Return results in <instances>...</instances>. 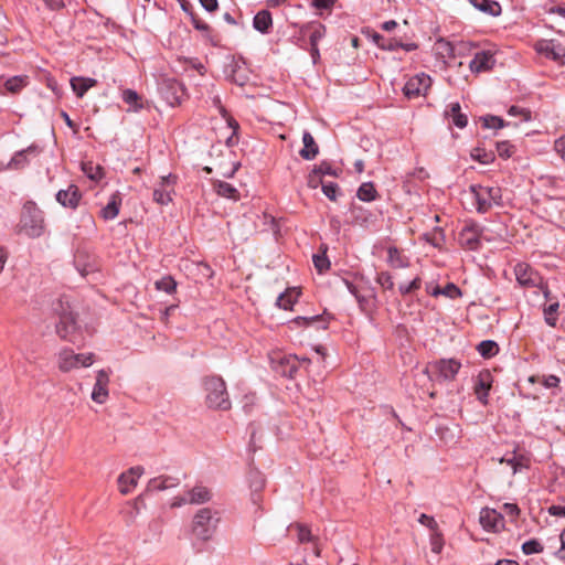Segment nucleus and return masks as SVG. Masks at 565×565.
<instances>
[{"mask_svg":"<svg viewBox=\"0 0 565 565\" xmlns=\"http://www.w3.org/2000/svg\"><path fill=\"white\" fill-rule=\"evenodd\" d=\"M271 363L276 373L288 379H294L300 367H307L310 364V359L306 356L299 359L297 355L285 354L271 359Z\"/></svg>","mask_w":565,"mask_h":565,"instance_id":"7","label":"nucleus"},{"mask_svg":"<svg viewBox=\"0 0 565 565\" xmlns=\"http://www.w3.org/2000/svg\"><path fill=\"white\" fill-rule=\"evenodd\" d=\"M497 151L500 158L509 159L514 151V146H512L508 140L499 141L497 142Z\"/></svg>","mask_w":565,"mask_h":565,"instance_id":"53","label":"nucleus"},{"mask_svg":"<svg viewBox=\"0 0 565 565\" xmlns=\"http://www.w3.org/2000/svg\"><path fill=\"white\" fill-rule=\"evenodd\" d=\"M181 480L177 477L160 476L152 478L147 486L148 492L163 491L167 489L175 488L180 484Z\"/></svg>","mask_w":565,"mask_h":565,"instance_id":"22","label":"nucleus"},{"mask_svg":"<svg viewBox=\"0 0 565 565\" xmlns=\"http://www.w3.org/2000/svg\"><path fill=\"white\" fill-rule=\"evenodd\" d=\"M418 522L425 526H427L428 529L430 530H436L438 524L437 522L435 521V519L430 515H427L425 513H422L419 515V519H418Z\"/></svg>","mask_w":565,"mask_h":565,"instance_id":"64","label":"nucleus"},{"mask_svg":"<svg viewBox=\"0 0 565 565\" xmlns=\"http://www.w3.org/2000/svg\"><path fill=\"white\" fill-rule=\"evenodd\" d=\"M501 462H505L507 465H509L511 468H512V472L513 475L522 471L523 469H526L529 468V459L524 456H513L511 458H502L501 459Z\"/></svg>","mask_w":565,"mask_h":565,"instance_id":"37","label":"nucleus"},{"mask_svg":"<svg viewBox=\"0 0 565 565\" xmlns=\"http://www.w3.org/2000/svg\"><path fill=\"white\" fill-rule=\"evenodd\" d=\"M331 319V316L329 313H322V315H316L311 317H302L298 316L296 317L291 322L299 327H308L313 323L318 324L319 329L326 330L328 328V323Z\"/></svg>","mask_w":565,"mask_h":565,"instance_id":"26","label":"nucleus"},{"mask_svg":"<svg viewBox=\"0 0 565 565\" xmlns=\"http://www.w3.org/2000/svg\"><path fill=\"white\" fill-rule=\"evenodd\" d=\"M118 484L120 492L122 494H128L137 486V480L135 476H131L128 472H122L118 477Z\"/></svg>","mask_w":565,"mask_h":565,"instance_id":"40","label":"nucleus"},{"mask_svg":"<svg viewBox=\"0 0 565 565\" xmlns=\"http://www.w3.org/2000/svg\"><path fill=\"white\" fill-rule=\"evenodd\" d=\"M461 295L462 292L460 288L454 282H448L445 287H443V296L447 298L456 299L461 297Z\"/></svg>","mask_w":565,"mask_h":565,"instance_id":"57","label":"nucleus"},{"mask_svg":"<svg viewBox=\"0 0 565 565\" xmlns=\"http://www.w3.org/2000/svg\"><path fill=\"white\" fill-rule=\"evenodd\" d=\"M387 263L394 268H404L408 266V262L401 255L395 246L387 248Z\"/></svg>","mask_w":565,"mask_h":565,"instance_id":"36","label":"nucleus"},{"mask_svg":"<svg viewBox=\"0 0 565 565\" xmlns=\"http://www.w3.org/2000/svg\"><path fill=\"white\" fill-rule=\"evenodd\" d=\"M495 58L491 51L483 50L477 52L469 63V68L472 73H482L492 70Z\"/></svg>","mask_w":565,"mask_h":565,"instance_id":"18","label":"nucleus"},{"mask_svg":"<svg viewBox=\"0 0 565 565\" xmlns=\"http://www.w3.org/2000/svg\"><path fill=\"white\" fill-rule=\"evenodd\" d=\"M469 2L473 8L490 17H499L502 12L500 3L494 0H469Z\"/></svg>","mask_w":565,"mask_h":565,"instance_id":"28","label":"nucleus"},{"mask_svg":"<svg viewBox=\"0 0 565 565\" xmlns=\"http://www.w3.org/2000/svg\"><path fill=\"white\" fill-rule=\"evenodd\" d=\"M177 181L178 175L173 173L162 175L153 189V201L160 205H168L172 202V194H174Z\"/></svg>","mask_w":565,"mask_h":565,"instance_id":"11","label":"nucleus"},{"mask_svg":"<svg viewBox=\"0 0 565 565\" xmlns=\"http://www.w3.org/2000/svg\"><path fill=\"white\" fill-rule=\"evenodd\" d=\"M322 183H324L322 180V175L317 171L316 168H313L311 172L308 174L307 185L310 189H317L319 185L322 186Z\"/></svg>","mask_w":565,"mask_h":565,"instance_id":"56","label":"nucleus"},{"mask_svg":"<svg viewBox=\"0 0 565 565\" xmlns=\"http://www.w3.org/2000/svg\"><path fill=\"white\" fill-rule=\"evenodd\" d=\"M42 148L36 143H32L25 149L14 152L6 167L0 168V171L24 169L26 166H29L31 158L40 156Z\"/></svg>","mask_w":565,"mask_h":565,"instance_id":"12","label":"nucleus"},{"mask_svg":"<svg viewBox=\"0 0 565 565\" xmlns=\"http://www.w3.org/2000/svg\"><path fill=\"white\" fill-rule=\"evenodd\" d=\"M249 487L254 492L260 491L265 486L263 475L257 470H252L248 475Z\"/></svg>","mask_w":565,"mask_h":565,"instance_id":"47","label":"nucleus"},{"mask_svg":"<svg viewBox=\"0 0 565 565\" xmlns=\"http://www.w3.org/2000/svg\"><path fill=\"white\" fill-rule=\"evenodd\" d=\"M522 552L525 555L539 554L543 552V545L540 541L532 539L522 544Z\"/></svg>","mask_w":565,"mask_h":565,"instance_id":"49","label":"nucleus"},{"mask_svg":"<svg viewBox=\"0 0 565 565\" xmlns=\"http://www.w3.org/2000/svg\"><path fill=\"white\" fill-rule=\"evenodd\" d=\"M539 51L555 62H561L565 57V47L554 41L546 42Z\"/></svg>","mask_w":565,"mask_h":565,"instance_id":"30","label":"nucleus"},{"mask_svg":"<svg viewBox=\"0 0 565 565\" xmlns=\"http://www.w3.org/2000/svg\"><path fill=\"white\" fill-rule=\"evenodd\" d=\"M322 192L330 201H337L340 193V188L335 182L322 183Z\"/></svg>","mask_w":565,"mask_h":565,"instance_id":"50","label":"nucleus"},{"mask_svg":"<svg viewBox=\"0 0 565 565\" xmlns=\"http://www.w3.org/2000/svg\"><path fill=\"white\" fill-rule=\"evenodd\" d=\"M183 63L189 67L198 71V73L202 76L206 73V67L196 57H184Z\"/></svg>","mask_w":565,"mask_h":565,"instance_id":"59","label":"nucleus"},{"mask_svg":"<svg viewBox=\"0 0 565 565\" xmlns=\"http://www.w3.org/2000/svg\"><path fill=\"white\" fill-rule=\"evenodd\" d=\"M469 190L472 195L476 210L480 214H484L490 211L494 204H500L502 199L501 189L498 186L471 184Z\"/></svg>","mask_w":565,"mask_h":565,"instance_id":"6","label":"nucleus"},{"mask_svg":"<svg viewBox=\"0 0 565 565\" xmlns=\"http://www.w3.org/2000/svg\"><path fill=\"white\" fill-rule=\"evenodd\" d=\"M375 280L384 289L392 290L394 288L393 277L388 271L379 273Z\"/></svg>","mask_w":565,"mask_h":565,"instance_id":"54","label":"nucleus"},{"mask_svg":"<svg viewBox=\"0 0 565 565\" xmlns=\"http://www.w3.org/2000/svg\"><path fill=\"white\" fill-rule=\"evenodd\" d=\"M422 286V280L419 277H416L415 279H413L412 281H409L408 284H401L398 286V290L402 295H407V294H411L417 289H419Z\"/></svg>","mask_w":565,"mask_h":565,"instance_id":"55","label":"nucleus"},{"mask_svg":"<svg viewBox=\"0 0 565 565\" xmlns=\"http://www.w3.org/2000/svg\"><path fill=\"white\" fill-rule=\"evenodd\" d=\"M445 117L451 120V124L457 128H465L468 125V117L461 113V107L458 102L451 103L445 109Z\"/></svg>","mask_w":565,"mask_h":565,"instance_id":"23","label":"nucleus"},{"mask_svg":"<svg viewBox=\"0 0 565 565\" xmlns=\"http://www.w3.org/2000/svg\"><path fill=\"white\" fill-rule=\"evenodd\" d=\"M185 93V86L177 78H162L159 83V94L171 107L180 105Z\"/></svg>","mask_w":565,"mask_h":565,"instance_id":"10","label":"nucleus"},{"mask_svg":"<svg viewBox=\"0 0 565 565\" xmlns=\"http://www.w3.org/2000/svg\"><path fill=\"white\" fill-rule=\"evenodd\" d=\"M492 386V376L490 372H481L475 384V392H490Z\"/></svg>","mask_w":565,"mask_h":565,"instance_id":"43","label":"nucleus"},{"mask_svg":"<svg viewBox=\"0 0 565 565\" xmlns=\"http://www.w3.org/2000/svg\"><path fill=\"white\" fill-rule=\"evenodd\" d=\"M458 243L469 250H478L481 247L479 226L475 223L465 225L458 234Z\"/></svg>","mask_w":565,"mask_h":565,"instance_id":"14","label":"nucleus"},{"mask_svg":"<svg viewBox=\"0 0 565 565\" xmlns=\"http://www.w3.org/2000/svg\"><path fill=\"white\" fill-rule=\"evenodd\" d=\"M460 369L461 363L457 359H439L428 363L424 373L430 381L444 383L454 381Z\"/></svg>","mask_w":565,"mask_h":565,"instance_id":"5","label":"nucleus"},{"mask_svg":"<svg viewBox=\"0 0 565 565\" xmlns=\"http://www.w3.org/2000/svg\"><path fill=\"white\" fill-rule=\"evenodd\" d=\"M303 147L299 151V154L305 160H313L319 154V146L316 142L313 136L305 130L302 134Z\"/></svg>","mask_w":565,"mask_h":565,"instance_id":"25","label":"nucleus"},{"mask_svg":"<svg viewBox=\"0 0 565 565\" xmlns=\"http://www.w3.org/2000/svg\"><path fill=\"white\" fill-rule=\"evenodd\" d=\"M436 44L445 52V55L449 58L456 57V51L459 50V54L463 53L467 50H470L472 47H476L477 44L472 42H463L460 41L457 44H454L452 42L446 40L445 38H439L436 42Z\"/></svg>","mask_w":565,"mask_h":565,"instance_id":"21","label":"nucleus"},{"mask_svg":"<svg viewBox=\"0 0 565 565\" xmlns=\"http://www.w3.org/2000/svg\"><path fill=\"white\" fill-rule=\"evenodd\" d=\"M58 313V322L56 323V333L65 341L79 345L83 341L82 333L76 323L70 306L65 308L62 300H58V308H54Z\"/></svg>","mask_w":565,"mask_h":565,"instance_id":"4","label":"nucleus"},{"mask_svg":"<svg viewBox=\"0 0 565 565\" xmlns=\"http://www.w3.org/2000/svg\"><path fill=\"white\" fill-rule=\"evenodd\" d=\"M295 302L296 299L286 292L280 294L276 299V305L285 310L291 309Z\"/></svg>","mask_w":565,"mask_h":565,"instance_id":"58","label":"nucleus"},{"mask_svg":"<svg viewBox=\"0 0 565 565\" xmlns=\"http://www.w3.org/2000/svg\"><path fill=\"white\" fill-rule=\"evenodd\" d=\"M297 529H298V540H299V542L306 543V542H312L313 541V536L311 534V531L306 525L298 524Z\"/></svg>","mask_w":565,"mask_h":565,"instance_id":"60","label":"nucleus"},{"mask_svg":"<svg viewBox=\"0 0 565 565\" xmlns=\"http://www.w3.org/2000/svg\"><path fill=\"white\" fill-rule=\"evenodd\" d=\"M205 392V404L209 408L227 411L231 408V399L226 383L220 375H209L202 380Z\"/></svg>","mask_w":565,"mask_h":565,"instance_id":"1","label":"nucleus"},{"mask_svg":"<svg viewBox=\"0 0 565 565\" xmlns=\"http://www.w3.org/2000/svg\"><path fill=\"white\" fill-rule=\"evenodd\" d=\"M190 17H191V21H192L194 29L203 32L204 35L210 40L211 44L214 46H217L218 41H216L210 34L212 31L211 26L207 23H205L204 21H202L201 19H199L193 12L190 13Z\"/></svg>","mask_w":565,"mask_h":565,"instance_id":"39","label":"nucleus"},{"mask_svg":"<svg viewBox=\"0 0 565 565\" xmlns=\"http://www.w3.org/2000/svg\"><path fill=\"white\" fill-rule=\"evenodd\" d=\"M221 515L217 510L211 508H201L193 515L192 533L203 542L210 541L217 530Z\"/></svg>","mask_w":565,"mask_h":565,"instance_id":"2","label":"nucleus"},{"mask_svg":"<svg viewBox=\"0 0 565 565\" xmlns=\"http://www.w3.org/2000/svg\"><path fill=\"white\" fill-rule=\"evenodd\" d=\"M121 98L127 105H129V110L139 111L143 108V105L140 103V96L134 89H124L121 93Z\"/></svg>","mask_w":565,"mask_h":565,"instance_id":"34","label":"nucleus"},{"mask_svg":"<svg viewBox=\"0 0 565 565\" xmlns=\"http://www.w3.org/2000/svg\"><path fill=\"white\" fill-rule=\"evenodd\" d=\"M427 241L434 246V247H440L443 243L445 242V235L440 227H436L433 234L431 238L427 237Z\"/></svg>","mask_w":565,"mask_h":565,"instance_id":"62","label":"nucleus"},{"mask_svg":"<svg viewBox=\"0 0 565 565\" xmlns=\"http://www.w3.org/2000/svg\"><path fill=\"white\" fill-rule=\"evenodd\" d=\"M480 119L482 121L483 128L501 129L507 125V122L499 116L487 115Z\"/></svg>","mask_w":565,"mask_h":565,"instance_id":"46","label":"nucleus"},{"mask_svg":"<svg viewBox=\"0 0 565 565\" xmlns=\"http://www.w3.org/2000/svg\"><path fill=\"white\" fill-rule=\"evenodd\" d=\"M120 205H121V198H120V195L118 193H114L110 196V200L107 203V205L102 209L100 216L105 221H110V220L116 218L117 215L119 214Z\"/></svg>","mask_w":565,"mask_h":565,"instance_id":"31","label":"nucleus"},{"mask_svg":"<svg viewBox=\"0 0 565 565\" xmlns=\"http://www.w3.org/2000/svg\"><path fill=\"white\" fill-rule=\"evenodd\" d=\"M188 501L191 504H204L210 502L213 498V493L211 489L204 487L203 484H196L192 489L186 491Z\"/></svg>","mask_w":565,"mask_h":565,"instance_id":"24","label":"nucleus"},{"mask_svg":"<svg viewBox=\"0 0 565 565\" xmlns=\"http://www.w3.org/2000/svg\"><path fill=\"white\" fill-rule=\"evenodd\" d=\"M20 224L21 231H23L29 237L38 238L44 234V212L34 201H26L23 204Z\"/></svg>","mask_w":565,"mask_h":565,"instance_id":"3","label":"nucleus"},{"mask_svg":"<svg viewBox=\"0 0 565 565\" xmlns=\"http://www.w3.org/2000/svg\"><path fill=\"white\" fill-rule=\"evenodd\" d=\"M94 356V353H74L71 349H63L58 353V367L62 372L87 367L93 364Z\"/></svg>","mask_w":565,"mask_h":565,"instance_id":"9","label":"nucleus"},{"mask_svg":"<svg viewBox=\"0 0 565 565\" xmlns=\"http://www.w3.org/2000/svg\"><path fill=\"white\" fill-rule=\"evenodd\" d=\"M83 171L90 180L97 181L100 180L104 175L103 168L99 166L94 167L92 163L84 164Z\"/></svg>","mask_w":565,"mask_h":565,"instance_id":"51","label":"nucleus"},{"mask_svg":"<svg viewBox=\"0 0 565 565\" xmlns=\"http://www.w3.org/2000/svg\"><path fill=\"white\" fill-rule=\"evenodd\" d=\"M477 351L482 358L490 359L498 354L499 345L493 340H483L477 345Z\"/></svg>","mask_w":565,"mask_h":565,"instance_id":"35","label":"nucleus"},{"mask_svg":"<svg viewBox=\"0 0 565 565\" xmlns=\"http://www.w3.org/2000/svg\"><path fill=\"white\" fill-rule=\"evenodd\" d=\"M342 280L349 292L354 296V298L360 305H362L365 301V298L359 292L356 286L345 278H343Z\"/></svg>","mask_w":565,"mask_h":565,"instance_id":"61","label":"nucleus"},{"mask_svg":"<svg viewBox=\"0 0 565 565\" xmlns=\"http://www.w3.org/2000/svg\"><path fill=\"white\" fill-rule=\"evenodd\" d=\"M375 42L376 44L386 51H396L402 46V42L395 39H384L382 35L376 34L375 35Z\"/></svg>","mask_w":565,"mask_h":565,"instance_id":"44","label":"nucleus"},{"mask_svg":"<svg viewBox=\"0 0 565 565\" xmlns=\"http://www.w3.org/2000/svg\"><path fill=\"white\" fill-rule=\"evenodd\" d=\"M212 185L217 195L234 201L239 200V193L234 185L221 180H213Z\"/></svg>","mask_w":565,"mask_h":565,"instance_id":"29","label":"nucleus"},{"mask_svg":"<svg viewBox=\"0 0 565 565\" xmlns=\"http://www.w3.org/2000/svg\"><path fill=\"white\" fill-rule=\"evenodd\" d=\"M223 74L226 81L238 86H244L249 79L245 60L243 57H235L234 55L226 56Z\"/></svg>","mask_w":565,"mask_h":565,"instance_id":"8","label":"nucleus"},{"mask_svg":"<svg viewBox=\"0 0 565 565\" xmlns=\"http://www.w3.org/2000/svg\"><path fill=\"white\" fill-rule=\"evenodd\" d=\"M28 79L29 77L25 75L12 76L6 81L4 87L8 92L15 94L28 84Z\"/></svg>","mask_w":565,"mask_h":565,"instance_id":"38","label":"nucleus"},{"mask_svg":"<svg viewBox=\"0 0 565 565\" xmlns=\"http://www.w3.org/2000/svg\"><path fill=\"white\" fill-rule=\"evenodd\" d=\"M82 192L75 184H70L67 189L58 190L55 200L65 209L76 210L82 200Z\"/></svg>","mask_w":565,"mask_h":565,"instance_id":"15","label":"nucleus"},{"mask_svg":"<svg viewBox=\"0 0 565 565\" xmlns=\"http://www.w3.org/2000/svg\"><path fill=\"white\" fill-rule=\"evenodd\" d=\"M156 288L158 290L164 291L168 295H171L177 289V282L171 276H166L156 281Z\"/></svg>","mask_w":565,"mask_h":565,"instance_id":"45","label":"nucleus"},{"mask_svg":"<svg viewBox=\"0 0 565 565\" xmlns=\"http://www.w3.org/2000/svg\"><path fill=\"white\" fill-rule=\"evenodd\" d=\"M326 26L316 21L308 22L300 26V34L306 35L309 33L310 46H318L319 41L326 36Z\"/></svg>","mask_w":565,"mask_h":565,"instance_id":"20","label":"nucleus"},{"mask_svg":"<svg viewBox=\"0 0 565 565\" xmlns=\"http://www.w3.org/2000/svg\"><path fill=\"white\" fill-rule=\"evenodd\" d=\"M273 26L271 13L268 10H260L253 19V28L262 34H268Z\"/></svg>","mask_w":565,"mask_h":565,"instance_id":"27","label":"nucleus"},{"mask_svg":"<svg viewBox=\"0 0 565 565\" xmlns=\"http://www.w3.org/2000/svg\"><path fill=\"white\" fill-rule=\"evenodd\" d=\"M471 158L475 161H478L482 164L492 163L495 159V156L492 151H487L484 148L477 147L471 151Z\"/></svg>","mask_w":565,"mask_h":565,"instance_id":"42","label":"nucleus"},{"mask_svg":"<svg viewBox=\"0 0 565 565\" xmlns=\"http://www.w3.org/2000/svg\"><path fill=\"white\" fill-rule=\"evenodd\" d=\"M315 267L319 273H323L324 270L330 268V260L327 256V248L321 254H315L312 257Z\"/></svg>","mask_w":565,"mask_h":565,"instance_id":"48","label":"nucleus"},{"mask_svg":"<svg viewBox=\"0 0 565 565\" xmlns=\"http://www.w3.org/2000/svg\"><path fill=\"white\" fill-rule=\"evenodd\" d=\"M109 373L99 370L96 375V382L92 392V399L98 404L106 402L108 397Z\"/></svg>","mask_w":565,"mask_h":565,"instance_id":"19","label":"nucleus"},{"mask_svg":"<svg viewBox=\"0 0 565 565\" xmlns=\"http://www.w3.org/2000/svg\"><path fill=\"white\" fill-rule=\"evenodd\" d=\"M431 78L425 73L411 77L403 87V93L407 98H416L424 95L430 87Z\"/></svg>","mask_w":565,"mask_h":565,"instance_id":"13","label":"nucleus"},{"mask_svg":"<svg viewBox=\"0 0 565 565\" xmlns=\"http://www.w3.org/2000/svg\"><path fill=\"white\" fill-rule=\"evenodd\" d=\"M559 303L557 301L552 302L543 308L544 321L550 327H556L557 323V311Z\"/></svg>","mask_w":565,"mask_h":565,"instance_id":"41","label":"nucleus"},{"mask_svg":"<svg viewBox=\"0 0 565 565\" xmlns=\"http://www.w3.org/2000/svg\"><path fill=\"white\" fill-rule=\"evenodd\" d=\"M514 274L518 282L524 287H534L541 279L537 271L526 263H518L514 267Z\"/></svg>","mask_w":565,"mask_h":565,"instance_id":"17","label":"nucleus"},{"mask_svg":"<svg viewBox=\"0 0 565 565\" xmlns=\"http://www.w3.org/2000/svg\"><path fill=\"white\" fill-rule=\"evenodd\" d=\"M97 84L95 78L90 77H73L71 86L77 97H83L85 93Z\"/></svg>","mask_w":565,"mask_h":565,"instance_id":"32","label":"nucleus"},{"mask_svg":"<svg viewBox=\"0 0 565 565\" xmlns=\"http://www.w3.org/2000/svg\"><path fill=\"white\" fill-rule=\"evenodd\" d=\"M479 521L487 531L499 532L504 526L502 514L490 508L481 509Z\"/></svg>","mask_w":565,"mask_h":565,"instance_id":"16","label":"nucleus"},{"mask_svg":"<svg viewBox=\"0 0 565 565\" xmlns=\"http://www.w3.org/2000/svg\"><path fill=\"white\" fill-rule=\"evenodd\" d=\"M338 0H312L311 6L319 10H330Z\"/></svg>","mask_w":565,"mask_h":565,"instance_id":"63","label":"nucleus"},{"mask_svg":"<svg viewBox=\"0 0 565 565\" xmlns=\"http://www.w3.org/2000/svg\"><path fill=\"white\" fill-rule=\"evenodd\" d=\"M317 171L323 177V175H330V177H339L340 170L335 169L331 166L328 161H321L318 166H315Z\"/></svg>","mask_w":565,"mask_h":565,"instance_id":"52","label":"nucleus"},{"mask_svg":"<svg viewBox=\"0 0 565 565\" xmlns=\"http://www.w3.org/2000/svg\"><path fill=\"white\" fill-rule=\"evenodd\" d=\"M356 196L360 201L373 202L377 199L379 193L373 182H363L356 191Z\"/></svg>","mask_w":565,"mask_h":565,"instance_id":"33","label":"nucleus"}]
</instances>
